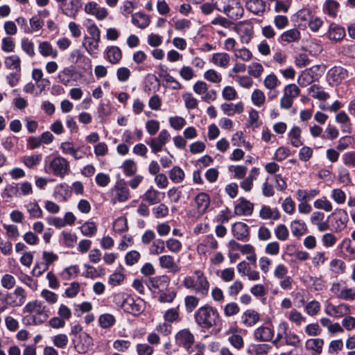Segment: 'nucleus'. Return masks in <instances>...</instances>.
Here are the masks:
<instances>
[{
  "instance_id": "1",
  "label": "nucleus",
  "mask_w": 355,
  "mask_h": 355,
  "mask_svg": "<svg viewBox=\"0 0 355 355\" xmlns=\"http://www.w3.org/2000/svg\"><path fill=\"white\" fill-rule=\"evenodd\" d=\"M194 319L202 329H209L217 325L220 320V315L216 308L205 304L195 312Z\"/></svg>"
},
{
  "instance_id": "2",
  "label": "nucleus",
  "mask_w": 355,
  "mask_h": 355,
  "mask_svg": "<svg viewBox=\"0 0 355 355\" xmlns=\"http://www.w3.org/2000/svg\"><path fill=\"white\" fill-rule=\"evenodd\" d=\"M196 277H186L182 284L187 289L193 290L196 293L200 294L202 297L207 295L209 288V283L207 277L201 270L194 272Z\"/></svg>"
},
{
  "instance_id": "3",
  "label": "nucleus",
  "mask_w": 355,
  "mask_h": 355,
  "mask_svg": "<svg viewBox=\"0 0 355 355\" xmlns=\"http://www.w3.org/2000/svg\"><path fill=\"white\" fill-rule=\"evenodd\" d=\"M46 171L49 173L64 178L70 171L69 162L61 156H56L51 159L45 166Z\"/></svg>"
},
{
  "instance_id": "4",
  "label": "nucleus",
  "mask_w": 355,
  "mask_h": 355,
  "mask_svg": "<svg viewBox=\"0 0 355 355\" xmlns=\"http://www.w3.org/2000/svg\"><path fill=\"white\" fill-rule=\"evenodd\" d=\"M121 306L125 312L134 315H139L145 309V302L140 298L135 300L133 297L127 295L126 297L123 299Z\"/></svg>"
},
{
  "instance_id": "5",
  "label": "nucleus",
  "mask_w": 355,
  "mask_h": 355,
  "mask_svg": "<svg viewBox=\"0 0 355 355\" xmlns=\"http://www.w3.org/2000/svg\"><path fill=\"white\" fill-rule=\"evenodd\" d=\"M170 134L166 130H162L158 137L150 138L147 144L150 146L152 153L156 154L162 150L163 146L169 141Z\"/></svg>"
},
{
  "instance_id": "6",
  "label": "nucleus",
  "mask_w": 355,
  "mask_h": 355,
  "mask_svg": "<svg viewBox=\"0 0 355 355\" xmlns=\"http://www.w3.org/2000/svg\"><path fill=\"white\" fill-rule=\"evenodd\" d=\"M230 19L236 20L241 18L244 13V10L238 0H232L225 7V10L223 11Z\"/></svg>"
},
{
  "instance_id": "7",
  "label": "nucleus",
  "mask_w": 355,
  "mask_h": 355,
  "mask_svg": "<svg viewBox=\"0 0 355 355\" xmlns=\"http://www.w3.org/2000/svg\"><path fill=\"white\" fill-rule=\"evenodd\" d=\"M327 76L330 84L338 85L347 78L348 72L342 67H334L328 71Z\"/></svg>"
},
{
  "instance_id": "8",
  "label": "nucleus",
  "mask_w": 355,
  "mask_h": 355,
  "mask_svg": "<svg viewBox=\"0 0 355 355\" xmlns=\"http://www.w3.org/2000/svg\"><path fill=\"white\" fill-rule=\"evenodd\" d=\"M234 207V214L237 216H250L253 213L254 204L243 197L239 198Z\"/></svg>"
},
{
  "instance_id": "9",
  "label": "nucleus",
  "mask_w": 355,
  "mask_h": 355,
  "mask_svg": "<svg viewBox=\"0 0 355 355\" xmlns=\"http://www.w3.org/2000/svg\"><path fill=\"white\" fill-rule=\"evenodd\" d=\"M278 329L283 331L286 345L295 347L301 346L302 342L299 336L294 333L288 331V324L286 322H281L279 324Z\"/></svg>"
},
{
  "instance_id": "10",
  "label": "nucleus",
  "mask_w": 355,
  "mask_h": 355,
  "mask_svg": "<svg viewBox=\"0 0 355 355\" xmlns=\"http://www.w3.org/2000/svg\"><path fill=\"white\" fill-rule=\"evenodd\" d=\"M234 236L239 241H248L250 237L248 226L243 222L235 223L232 227Z\"/></svg>"
},
{
  "instance_id": "11",
  "label": "nucleus",
  "mask_w": 355,
  "mask_h": 355,
  "mask_svg": "<svg viewBox=\"0 0 355 355\" xmlns=\"http://www.w3.org/2000/svg\"><path fill=\"white\" fill-rule=\"evenodd\" d=\"M127 182L121 179L116 182L113 191H115V198L119 202H125L130 198V191L127 187Z\"/></svg>"
},
{
  "instance_id": "12",
  "label": "nucleus",
  "mask_w": 355,
  "mask_h": 355,
  "mask_svg": "<svg viewBox=\"0 0 355 355\" xmlns=\"http://www.w3.org/2000/svg\"><path fill=\"white\" fill-rule=\"evenodd\" d=\"M170 279L167 275H160L150 278L146 283L149 289L163 291L169 284Z\"/></svg>"
},
{
  "instance_id": "13",
  "label": "nucleus",
  "mask_w": 355,
  "mask_h": 355,
  "mask_svg": "<svg viewBox=\"0 0 355 355\" xmlns=\"http://www.w3.org/2000/svg\"><path fill=\"white\" fill-rule=\"evenodd\" d=\"M325 312L330 316L340 318L343 315L349 314L350 312V309L349 306L345 304H340L338 306L329 304L326 308Z\"/></svg>"
},
{
  "instance_id": "14",
  "label": "nucleus",
  "mask_w": 355,
  "mask_h": 355,
  "mask_svg": "<svg viewBox=\"0 0 355 355\" xmlns=\"http://www.w3.org/2000/svg\"><path fill=\"white\" fill-rule=\"evenodd\" d=\"M164 193H160L150 187L143 195V201L147 202L150 205L159 203L164 198Z\"/></svg>"
},
{
  "instance_id": "15",
  "label": "nucleus",
  "mask_w": 355,
  "mask_h": 355,
  "mask_svg": "<svg viewBox=\"0 0 355 355\" xmlns=\"http://www.w3.org/2000/svg\"><path fill=\"white\" fill-rule=\"evenodd\" d=\"M210 197L207 193L200 192L196 196L194 201L196 204L198 211L200 214H204L207 212L210 205Z\"/></svg>"
},
{
  "instance_id": "16",
  "label": "nucleus",
  "mask_w": 355,
  "mask_h": 355,
  "mask_svg": "<svg viewBox=\"0 0 355 355\" xmlns=\"http://www.w3.org/2000/svg\"><path fill=\"white\" fill-rule=\"evenodd\" d=\"M175 341L179 346L184 347L188 345H193L195 338L189 329H184L177 333Z\"/></svg>"
},
{
  "instance_id": "17",
  "label": "nucleus",
  "mask_w": 355,
  "mask_h": 355,
  "mask_svg": "<svg viewBox=\"0 0 355 355\" xmlns=\"http://www.w3.org/2000/svg\"><path fill=\"white\" fill-rule=\"evenodd\" d=\"M80 342L76 346V350L79 354L87 353L93 345L92 338L86 332H83L79 336Z\"/></svg>"
},
{
  "instance_id": "18",
  "label": "nucleus",
  "mask_w": 355,
  "mask_h": 355,
  "mask_svg": "<svg viewBox=\"0 0 355 355\" xmlns=\"http://www.w3.org/2000/svg\"><path fill=\"white\" fill-rule=\"evenodd\" d=\"M242 323L246 327H252L259 320V314L253 309L246 310L241 317Z\"/></svg>"
},
{
  "instance_id": "19",
  "label": "nucleus",
  "mask_w": 355,
  "mask_h": 355,
  "mask_svg": "<svg viewBox=\"0 0 355 355\" xmlns=\"http://www.w3.org/2000/svg\"><path fill=\"white\" fill-rule=\"evenodd\" d=\"M274 336V331L268 327H260L255 329L254 336L256 340L266 342L270 341Z\"/></svg>"
},
{
  "instance_id": "20",
  "label": "nucleus",
  "mask_w": 355,
  "mask_h": 355,
  "mask_svg": "<svg viewBox=\"0 0 355 355\" xmlns=\"http://www.w3.org/2000/svg\"><path fill=\"white\" fill-rule=\"evenodd\" d=\"M345 35V28L336 24H331L328 31L329 40L338 42L340 41Z\"/></svg>"
},
{
  "instance_id": "21",
  "label": "nucleus",
  "mask_w": 355,
  "mask_h": 355,
  "mask_svg": "<svg viewBox=\"0 0 355 355\" xmlns=\"http://www.w3.org/2000/svg\"><path fill=\"white\" fill-rule=\"evenodd\" d=\"M105 53L108 61L113 64H117L122 58L121 50L116 46H108L106 49Z\"/></svg>"
},
{
  "instance_id": "22",
  "label": "nucleus",
  "mask_w": 355,
  "mask_h": 355,
  "mask_svg": "<svg viewBox=\"0 0 355 355\" xmlns=\"http://www.w3.org/2000/svg\"><path fill=\"white\" fill-rule=\"evenodd\" d=\"M159 265L162 268L171 269L173 272L180 270L179 266L175 263L174 258L171 255H162L159 258Z\"/></svg>"
},
{
  "instance_id": "23",
  "label": "nucleus",
  "mask_w": 355,
  "mask_h": 355,
  "mask_svg": "<svg viewBox=\"0 0 355 355\" xmlns=\"http://www.w3.org/2000/svg\"><path fill=\"white\" fill-rule=\"evenodd\" d=\"M82 4L80 0H71L67 6L62 9V12L71 17L75 19Z\"/></svg>"
},
{
  "instance_id": "24",
  "label": "nucleus",
  "mask_w": 355,
  "mask_h": 355,
  "mask_svg": "<svg viewBox=\"0 0 355 355\" xmlns=\"http://www.w3.org/2000/svg\"><path fill=\"white\" fill-rule=\"evenodd\" d=\"M245 6L249 11L254 14L259 15L265 11L266 3L262 0H248Z\"/></svg>"
},
{
  "instance_id": "25",
  "label": "nucleus",
  "mask_w": 355,
  "mask_h": 355,
  "mask_svg": "<svg viewBox=\"0 0 355 355\" xmlns=\"http://www.w3.org/2000/svg\"><path fill=\"white\" fill-rule=\"evenodd\" d=\"M132 22L137 27L144 29L149 25L150 19L144 13L137 12L132 15Z\"/></svg>"
},
{
  "instance_id": "26",
  "label": "nucleus",
  "mask_w": 355,
  "mask_h": 355,
  "mask_svg": "<svg viewBox=\"0 0 355 355\" xmlns=\"http://www.w3.org/2000/svg\"><path fill=\"white\" fill-rule=\"evenodd\" d=\"M340 4L335 0H326L323 6V11L330 17H335L337 15Z\"/></svg>"
},
{
  "instance_id": "27",
  "label": "nucleus",
  "mask_w": 355,
  "mask_h": 355,
  "mask_svg": "<svg viewBox=\"0 0 355 355\" xmlns=\"http://www.w3.org/2000/svg\"><path fill=\"white\" fill-rule=\"evenodd\" d=\"M300 39V33L296 28L284 32L280 35V40L288 43L297 42Z\"/></svg>"
},
{
  "instance_id": "28",
  "label": "nucleus",
  "mask_w": 355,
  "mask_h": 355,
  "mask_svg": "<svg viewBox=\"0 0 355 355\" xmlns=\"http://www.w3.org/2000/svg\"><path fill=\"white\" fill-rule=\"evenodd\" d=\"M30 218H40L43 216V211L37 202H29L25 205Z\"/></svg>"
},
{
  "instance_id": "29",
  "label": "nucleus",
  "mask_w": 355,
  "mask_h": 355,
  "mask_svg": "<svg viewBox=\"0 0 355 355\" xmlns=\"http://www.w3.org/2000/svg\"><path fill=\"white\" fill-rule=\"evenodd\" d=\"M291 228L293 234L297 237L303 235L307 231L305 223L300 220L293 221L291 225Z\"/></svg>"
},
{
  "instance_id": "30",
  "label": "nucleus",
  "mask_w": 355,
  "mask_h": 355,
  "mask_svg": "<svg viewBox=\"0 0 355 355\" xmlns=\"http://www.w3.org/2000/svg\"><path fill=\"white\" fill-rule=\"evenodd\" d=\"M54 196L55 198L59 197V198L62 199L63 201L67 200V199L71 196V191L69 186L65 183L56 186L55 188Z\"/></svg>"
},
{
  "instance_id": "31",
  "label": "nucleus",
  "mask_w": 355,
  "mask_h": 355,
  "mask_svg": "<svg viewBox=\"0 0 355 355\" xmlns=\"http://www.w3.org/2000/svg\"><path fill=\"white\" fill-rule=\"evenodd\" d=\"M291 144L294 147H300L303 144L301 138V129L298 126H294L288 133Z\"/></svg>"
},
{
  "instance_id": "32",
  "label": "nucleus",
  "mask_w": 355,
  "mask_h": 355,
  "mask_svg": "<svg viewBox=\"0 0 355 355\" xmlns=\"http://www.w3.org/2000/svg\"><path fill=\"white\" fill-rule=\"evenodd\" d=\"M5 66L9 69H16L17 72L21 71V60L17 55L8 56L5 58Z\"/></svg>"
},
{
  "instance_id": "33",
  "label": "nucleus",
  "mask_w": 355,
  "mask_h": 355,
  "mask_svg": "<svg viewBox=\"0 0 355 355\" xmlns=\"http://www.w3.org/2000/svg\"><path fill=\"white\" fill-rule=\"evenodd\" d=\"M230 55L226 53H214L212 56L214 64L226 68L230 62Z\"/></svg>"
},
{
  "instance_id": "34",
  "label": "nucleus",
  "mask_w": 355,
  "mask_h": 355,
  "mask_svg": "<svg viewBox=\"0 0 355 355\" xmlns=\"http://www.w3.org/2000/svg\"><path fill=\"white\" fill-rule=\"evenodd\" d=\"M98 43L95 39L85 36L84 37L83 45L85 47L87 52L92 55L96 53L98 49Z\"/></svg>"
},
{
  "instance_id": "35",
  "label": "nucleus",
  "mask_w": 355,
  "mask_h": 355,
  "mask_svg": "<svg viewBox=\"0 0 355 355\" xmlns=\"http://www.w3.org/2000/svg\"><path fill=\"white\" fill-rule=\"evenodd\" d=\"M314 81L311 69L304 71L298 77L297 83L301 87H306Z\"/></svg>"
},
{
  "instance_id": "36",
  "label": "nucleus",
  "mask_w": 355,
  "mask_h": 355,
  "mask_svg": "<svg viewBox=\"0 0 355 355\" xmlns=\"http://www.w3.org/2000/svg\"><path fill=\"white\" fill-rule=\"evenodd\" d=\"M115 318L113 315L110 313L102 314L98 318L99 324L103 329H107L112 327L115 324Z\"/></svg>"
},
{
  "instance_id": "37",
  "label": "nucleus",
  "mask_w": 355,
  "mask_h": 355,
  "mask_svg": "<svg viewBox=\"0 0 355 355\" xmlns=\"http://www.w3.org/2000/svg\"><path fill=\"white\" fill-rule=\"evenodd\" d=\"M121 168L123 169V173L128 177L135 175L137 171V164L132 159L125 160L123 163Z\"/></svg>"
},
{
  "instance_id": "38",
  "label": "nucleus",
  "mask_w": 355,
  "mask_h": 355,
  "mask_svg": "<svg viewBox=\"0 0 355 355\" xmlns=\"http://www.w3.org/2000/svg\"><path fill=\"white\" fill-rule=\"evenodd\" d=\"M310 92L312 93V97L320 101H325L329 98V94L323 91L322 87L317 85H313L309 88Z\"/></svg>"
},
{
  "instance_id": "39",
  "label": "nucleus",
  "mask_w": 355,
  "mask_h": 355,
  "mask_svg": "<svg viewBox=\"0 0 355 355\" xmlns=\"http://www.w3.org/2000/svg\"><path fill=\"white\" fill-rule=\"evenodd\" d=\"M323 344L324 341L322 339H309L306 342V348L307 349L313 350L317 354H320L322 350Z\"/></svg>"
},
{
  "instance_id": "40",
  "label": "nucleus",
  "mask_w": 355,
  "mask_h": 355,
  "mask_svg": "<svg viewBox=\"0 0 355 355\" xmlns=\"http://www.w3.org/2000/svg\"><path fill=\"white\" fill-rule=\"evenodd\" d=\"M42 159V155H32L30 156H24L23 157L22 162L26 166L29 168H33L35 166H37L40 163Z\"/></svg>"
},
{
  "instance_id": "41",
  "label": "nucleus",
  "mask_w": 355,
  "mask_h": 355,
  "mask_svg": "<svg viewBox=\"0 0 355 355\" xmlns=\"http://www.w3.org/2000/svg\"><path fill=\"white\" fill-rule=\"evenodd\" d=\"M170 179L174 183H180L184 178V172L179 166H174L168 173Z\"/></svg>"
},
{
  "instance_id": "42",
  "label": "nucleus",
  "mask_w": 355,
  "mask_h": 355,
  "mask_svg": "<svg viewBox=\"0 0 355 355\" xmlns=\"http://www.w3.org/2000/svg\"><path fill=\"white\" fill-rule=\"evenodd\" d=\"M73 74L74 71L73 69L70 68H64L58 73V78L61 83L64 85H68Z\"/></svg>"
},
{
  "instance_id": "43",
  "label": "nucleus",
  "mask_w": 355,
  "mask_h": 355,
  "mask_svg": "<svg viewBox=\"0 0 355 355\" xmlns=\"http://www.w3.org/2000/svg\"><path fill=\"white\" fill-rule=\"evenodd\" d=\"M80 230L83 235L91 237L96 233L97 227L94 222H85Z\"/></svg>"
},
{
  "instance_id": "44",
  "label": "nucleus",
  "mask_w": 355,
  "mask_h": 355,
  "mask_svg": "<svg viewBox=\"0 0 355 355\" xmlns=\"http://www.w3.org/2000/svg\"><path fill=\"white\" fill-rule=\"evenodd\" d=\"M186 310L191 313L198 305L199 299L193 295H188L184 298Z\"/></svg>"
},
{
  "instance_id": "45",
  "label": "nucleus",
  "mask_w": 355,
  "mask_h": 355,
  "mask_svg": "<svg viewBox=\"0 0 355 355\" xmlns=\"http://www.w3.org/2000/svg\"><path fill=\"white\" fill-rule=\"evenodd\" d=\"M336 213L339 218L336 220L338 227L340 230L344 229L346 227L347 223L349 220L347 213L344 209H337Z\"/></svg>"
},
{
  "instance_id": "46",
  "label": "nucleus",
  "mask_w": 355,
  "mask_h": 355,
  "mask_svg": "<svg viewBox=\"0 0 355 355\" xmlns=\"http://www.w3.org/2000/svg\"><path fill=\"white\" fill-rule=\"evenodd\" d=\"M223 311L226 317H231L236 315L240 311V308L236 302H230L225 305Z\"/></svg>"
},
{
  "instance_id": "47",
  "label": "nucleus",
  "mask_w": 355,
  "mask_h": 355,
  "mask_svg": "<svg viewBox=\"0 0 355 355\" xmlns=\"http://www.w3.org/2000/svg\"><path fill=\"white\" fill-rule=\"evenodd\" d=\"M39 51L44 57L53 55L56 56V53L53 54V50L51 44L48 42H42L39 44Z\"/></svg>"
},
{
  "instance_id": "48",
  "label": "nucleus",
  "mask_w": 355,
  "mask_h": 355,
  "mask_svg": "<svg viewBox=\"0 0 355 355\" xmlns=\"http://www.w3.org/2000/svg\"><path fill=\"white\" fill-rule=\"evenodd\" d=\"M275 234L279 240L286 241L288 237L289 232L285 225L281 224L275 228Z\"/></svg>"
},
{
  "instance_id": "49",
  "label": "nucleus",
  "mask_w": 355,
  "mask_h": 355,
  "mask_svg": "<svg viewBox=\"0 0 355 355\" xmlns=\"http://www.w3.org/2000/svg\"><path fill=\"white\" fill-rule=\"evenodd\" d=\"M266 100L264 93L259 90L255 89L252 94V101L256 106L262 105Z\"/></svg>"
},
{
  "instance_id": "50",
  "label": "nucleus",
  "mask_w": 355,
  "mask_h": 355,
  "mask_svg": "<svg viewBox=\"0 0 355 355\" xmlns=\"http://www.w3.org/2000/svg\"><path fill=\"white\" fill-rule=\"evenodd\" d=\"M312 17L311 12L309 9H302L297 12V19L301 22H304V25H306V23L309 24ZM300 25H302V23L299 24V26Z\"/></svg>"
},
{
  "instance_id": "51",
  "label": "nucleus",
  "mask_w": 355,
  "mask_h": 355,
  "mask_svg": "<svg viewBox=\"0 0 355 355\" xmlns=\"http://www.w3.org/2000/svg\"><path fill=\"white\" fill-rule=\"evenodd\" d=\"M164 318L168 322H173L180 320V315L178 309H170L167 310L164 315Z\"/></svg>"
},
{
  "instance_id": "52",
  "label": "nucleus",
  "mask_w": 355,
  "mask_h": 355,
  "mask_svg": "<svg viewBox=\"0 0 355 355\" xmlns=\"http://www.w3.org/2000/svg\"><path fill=\"white\" fill-rule=\"evenodd\" d=\"M19 189L17 184L12 183L8 184L4 189L3 196L11 198L12 196H17L19 194Z\"/></svg>"
},
{
  "instance_id": "53",
  "label": "nucleus",
  "mask_w": 355,
  "mask_h": 355,
  "mask_svg": "<svg viewBox=\"0 0 355 355\" xmlns=\"http://www.w3.org/2000/svg\"><path fill=\"white\" fill-rule=\"evenodd\" d=\"M263 71V67L260 63L253 62L248 67V73L254 78H259Z\"/></svg>"
},
{
  "instance_id": "54",
  "label": "nucleus",
  "mask_w": 355,
  "mask_h": 355,
  "mask_svg": "<svg viewBox=\"0 0 355 355\" xmlns=\"http://www.w3.org/2000/svg\"><path fill=\"white\" fill-rule=\"evenodd\" d=\"M340 299L346 301H354L355 300V288H343L340 293Z\"/></svg>"
},
{
  "instance_id": "55",
  "label": "nucleus",
  "mask_w": 355,
  "mask_h": 355,
  "mask_svg": "<svg viewBox=\"0 0 355 355\" xmlns=\"http://www.w3.org/2000/svg\"><path fill=\"white\" fill-rule=\"evenodd\" d=\"M68 338L67 335L60 334L53 337V343L58 348H64L68 345Z\"/></svg>"
},
{
  "instance_id": "56",
  "label": "nucleus",
  "mask_w": 355,
  "mask_h": 355,
  "mask_svg": "<svg viewBox=\"0 0 355 355\" xmlns=\"http://www.w3.org/2000/svg\"><path fill=\"white\" fill-rule=\"evenodd\" d=\"M252 347L254 352L250 349L248 352L249 354H254L255 355L265 354L271 349V347L268 344L255 345Z\"/></svg>"
},
{
  "instance_id": "57",
  "label": "nucleus",
  "mask_w": 355,
  "mask_h": 355,
  "mask_svg": "<svg viewBox=\"0 0 355 355\" xmlns=\"http://www.w3.org/2000/svg\"><path fill=\"white\" fill-rule=\"evenodd\" d=\"M140 254L136 251L132 250L128 252L125 257V263L128 266H132L137 263L140 259Z\"/></svg>"
},
{
  "instance_id": "58",
  "label": "nucleus",
  "mask_w": 355,
  "mask_h": 355,
  "mask_svg": "<svg viewBox=\"0 0 355 355\" xmlns=\"http://www.w3.org/2000/svg\"><path fill=\"white\" fill-rule=\"evenodd\" d=\"M204 77L206 80L214 83H219L222 80L221 76L214 69H209L205 71Z\"/></svg>"
},
{
  "instance_id": "59",
  "label": "nucleus",
  "mask_w": 355,
  "mask_h": 355,
  "mask_svg": "<svg viewBox=\"0 0 355 355\" xmlns=\"http://www.w3.org/2000/svg\"><path fill=\"white\" fill-rule=\"evenodd\" d=\"M165 252V243L162 239H156L153 242L151 252L154 254H159Z\"/></svg>"
},
{
  "instance_id": "60",
  "label": "nucleus",
  "mask_w": 355,
  "mask_h": 355,
  "mask_svg": "<svg viewBox=\"0 0 355 355\" xmlns=\"http://www.w3.org/2000/svg\"><path fill=\"white\" fill-rule=\"evenodd\" d=\"M168 250L172 252H179L182 249V243L180 241L175 239H169L166 242Z\"/></svg>"
},
{
  "instance_id": "61",
  "label": "nucleus",
  "mask_w": 355,
  "mask_h": 355,
  "mask_svg": "<svg viewBox=\"0 0 355 355\" xmlns=\"http://www.w3.org/2000/svg\"><path fill=\"white\" fill-rule=\"evenodd\" d=\"M332 270L336 273H343L345 271V264L340 259H333L330 263Z\"/></svg>"
},
{
  "instance_id": "62",
  "label": "nucleus",
  "mask_w": 355,
  "mask_h": 355,
  "mask_svg": "<svg viewBox=\"0 0 355 355\" xmlns=\"http://www.w3.org/2000/svg\"><path fill=\"white\" fill-rule=\"evenodd\" d=\"M155 218H164L168 214V208L164 204H160L159 206L153 209Z\"/></svg>"
},
{
  "instance_id": "63",
  "label": "nucleus",
  "mask_w": 355,
  "mask_h": 355,
  "mask_svg": "<svg viewBox=\"0 0 355 355\" xmlns=\"http://www.w3.org/2000/svg\"><path fill=\"white\" fill-rule=\"evenodd\" d=\"M222 95L225 100L232 101L236 98L237 92L234 87L226 86L222 92Z\"/></svg>"
},
{
  "instance_id": "64",
  "label": "nucleus",
  "mask_w": 355,
  "mask_h": 355,
  "mask_svg": "<svg viewBox=\"0 0 355 355\" xmlns=\"http://www.w3.org/2000/svg\"><path fill=\"white\" fill-rule=\"evenodd\" d=\"M305 309L309 315H315L320 309V303L313 300L306 304Z\"/></svg>"
}]
</instances>
